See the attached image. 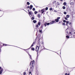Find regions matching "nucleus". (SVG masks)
<instances>
[{"label": "nucleus", "mask_w": 75, "mask_h": 75, "mask_svg": "<svg viewBox=\"0 0 75 75\" xmlns=\"http://www.w3.org/2000/svg\"><path fill=\"white\" fill-rule=\"evenodd\" d=\"M60 1H62V0H60Z\"/></svg>", "instance_id": "obj_51"}, {"label": "nucleus", "mask_w": 75, "mask_h": 75, "mask_svg": "<svg viewBox=\"0 0 75 75\" xmlns=\"http://www.w3.org/2000/svg\"><path fill=\"white\" fill-rule=\"evenodd\" d=\"M46 25H49L50 24V23H47L46 22Z\"/></svg>", "instance_id": "obj_13"}, {"label": "nucleus", "mask_w": 75, "mask_h": 75, "mask_svg": "<svg viewBox=\"0 0 75 75\" xmlns=\"http://www.w3.org/2000/svg\"><path fill=\"white\" fill-rule=\"evenodd\" d=\"M3 69H1L0 71V74H2V72H3Z\"/></svg>", "instance_id": "obj_8"}, {"label": "nucleus", "mask_w": 75, "mask_h": 75, "mask_svg": "<svg viewBox=\"0 0 75 75\" xmlns=\"http://www.w3.org/2000/svg\"><path fill=\"white\" fill-rule=\"evenodd\" d=\"M35 14H36L38 13V12L37 11H35L34 12Z\"/></svg>", "instance_id": "obj_14"}, {"label": "nucleus", "mask_w": 75, "mask_h": 75, "mask_svg": "<svg viewBox=\"0 0 75 75\" xmlns=\"http://www.w3.org/2000/svg\"><path fill=\"white\" fill-rule=\"evenodd\" d=\"M42 29L39 30V32L40 33H42Z\"/></svg>", "instance_id": "obj_20"}, {"label": "nucleus", "mask_w": 75, "mask_h": 75, "mask_svg": "<svg viewBox=\"0 0 75 75\" xmlns=\"http://www.w3.org/2000/svg\"><path fill=\"white\" fill-rule=\"evenodd\" d=\"M28 14L29 15L30 17L33 16V15H32V12L31 11L28 12Z\"/></svg>", "instance_id": "obj_3"}, {"label": "nucleus", "mask_w": 75, "mask_h": 75, "mask_svg": "<svg viewBox=\"0 0 75 75\" xmlns=\"http://www.w3.org/2000/svg\"><path fill=\"white\" fill-rule=\"evenodd\" d=\"M28 55H30V58H31V56L30 55H29V54H28Z\"/></svg>", "instance_id": "obj_45"}, {"label": "nucleus", "mask_w": 75, "mask_h": 75, "mask_svg": "<svg viewBox=\"0 0 75 75\" xmlns=\"http://www.w3.org/2000/svg\"><path fill=\"white\" fill-rule=\"evenodd\" d=\"M38 24L39 25H41V22H40V21L38 22Z\"/></svg>", "instance_id": "obj_12"}, {"label": "nucleus", "mask_w": 75, "mask_h": 75, "mask_svg": "<svg viewBox=\"0 0 75 75\" xmlns=\"http://www.w3.org/2000/svg\"><path fill=\"white\" fill-rule=\"evenodd\" d=\"M64 14H67V12H64Z\"/></svg>", "instance_id": "obj_35"}, {"label": "nucleus", "mask_w": 75, "mask_h": 75, "mask_svg": "<svg viewBox=\"0 0 75 75\" xmlns=\"http://www.w3.org/2000/svg\"><path fill=\"white\" fill-rule=\"evenodd\" d=\"M48 7H47L45 8V10H48Z\"/></svg>", "instance_id": "obj_27"}, {"label": "nucleus", "mask_w": 75, "mask_h": 75, "mask_svg": "<svg viewBox=\"0 0 75 75\" xmlns=\"http://www.w3.org/2000/svg\"><path fill=\"white\" fill-rule=\"evenodd\" d=\"M66 38H69V37L68 35L66 36Z\"/></svg>", "instance_id": "obj_26"}, {"label": "nucleus", "mask_w": 75, "mask_h": 75, "mask_svg": "<svg viewBox=\"0 0 75 75\" xmlns=\"http://www.w3.org/2000/svg\"><path fill=\"white\" fill-rule=\"evenodd\" d=\"M35 43H36L35 42H34L30 46V48H32V47H33V46H34V45L35 44Z\"/></svg>", "instance_id": "obj_5"}, {"label": "nucleus", "mask_w": 75, "mask_h": 75, "mask_svg": "<svg viewBox=\"0 0 75 75\" xmlns=\"http://www.w3.org/2000/svg\"><path fill=\"white\" fill-rule=\"evenodd\" d=\"M33 22L34 23H37V21L36 20H33Z\"/></svg>", "instance_id": "obj_15"}, {"label": "nucleus", "mask_w": 75, "mask_h": 75, "mask_svg": "<svg viewBox=\"0 0 75 75\" xmlns=\"http://www.w3.org/2000/svg\"><path fill=\"white\" fill-rule=\"evenodd\" d=\"M27 4L28 5H30V3H29V2H27Z\"/></svg>", "instance_id": "obj_23"}, {"label": "nucleus", "mask_w": 75, "mask_h": 75, "mask_svg": "<svg viewBox=\"0 0 75 75\" xmlns=\"http://www.w3.org/2000/svg\"><path fill=\"white\" fill-rule=\"evenodd\" d=\"M66 17L67 18H69V15H67L66 16Z\"/></svg>", "instance_id": "obj_22"}, {"label": "nucleus", "mask_w": 75, "mask_h": 75, "mask_svg": "<svg viewBox=\"0 0 75 75\" xmlns=\"http://www.w3.org/2000/svg\"><path fill=\"white\" fill-rule=\"evenodd\" d=\"M35 10V8H33V11H34Z\"/></svg>", "instance_id": "obj_38"}, {"label": "nucleus", "mask_w": 75, "mask_h": 75, "mask_svg": "<svg viewBox=\"0 0 75 75\" xmlns=\"http://www.w3.org/2000/svg\"><path fill=\"white\" fill-rule=\"evenodd\" d=\"M63 9H65V7L64 6L63 7Z\"/></svg>", "instance_id": "obj_37"}, {"label": "nucleus", "mask_w": 75, "mask_h": 75, "mask_svg": "<svg viewBox=\"0 0 75 75\" xmlns=\"http://www.w3.org/2000/svg\"><path fill=\"white\" fill-rule=\"evenodd\" d=\"M1 69V67H0V70Z\"/></svg>", "instance_id": "obj_48"}, {"label": "nucleus", "mask_w": 75, "mask_h": 75, "mask_svg": "<svg viewBox=\"0 0 75 75\" xmlns=\"http://www.w3.org/2000/svg\"><path fill=\"white\" fill-rule=\"evenodd\" d=\"M67 30H68V28L66 29V31H67Z\"/></svg>", "instance_id": "obj_52"}, {"label": "nucleus", "mask_w": 75, "mask_h": 75, "mask_svg": "<svg viewBox=\"0 0 75 75\" xmlns=\"http://www.w3.org/2000/svg\"><path fill=\"white\" fill-rule=\"evenodd\" d=\"M30 74H31V75H32V74H31V71H29V75H30Z\"/></svg>", "instance_id": "obj_32"}, {"label": "nucleus", "mask_w": 75, "mask_h": 75, "mask_svg": "<svg viewBox=\"0 0 75 75\" xmlns=\"http://www.w3.org/2000/svg\"><path fill=\"white\" fill-rule=\"evenodd\" d=\"M26 74V73L25 72H23V75H25Z\"/></svg>", "instance_id": "obj_34"}, {"label": "nucleus", "mask_w": 75, "mask_h": 75, "mask_svg": "<svg viewBox=\"0 0 75 75\" xmlns=\"http://www.w3.org/2000/svg\"><path fill=\"white\" fill-rule=\"evenodd\" d=\"M64 19L65 20H68V18H67V17H65L64 18Z\"/></svg>", "instance_id": "obj_24"}, {"label": "nucleus", "mask_w": 75, "mask_h": 75, "mask_svg": "<svg viewBox=\"0 0 75 75\" xmlns=\"http://www.w3.org/2000/svg\"><path fill=\"white\" fill-rule=\"evenodd\" d=\"M60 23H61V22H59V24H60Z\"/></svg>", "instance_id": "obj_49"}, {"label": "nucleus", "mask_w": 75, "mask_h": 75, "mask_svg": "<svg viewBox=\"0 0 75 75\" xmlns=\"http://www.w3.org/2000/svg\"><path fill=\"white\" fill-rule=\"evenodd\" d=\"M41 11L42 13V14H43V13H44V9H42Z\"/></svg>", "instance_id": "obj_10"}, {"label": "nucleus", "mask_w": 75, "mask_h": 75, "mask_svg": "<svg viewBox=\"0 0 75 75\" xmlns=\"http://www.w3.org/2000/svg\"><path fill=\"white\" fill-rule=\"evenodd\" d=\"M74 34H75V32H74Z\"/></svg>", "instance_id": "obj_53"}, {"label": "nucleus", "mask_w": 75, "mask_h": 75, "mask_svg": "<svg viewBox=\"0 0 75 75\" xmlns=\"http://www.w3.org/2000/svg\"><path fill=\"white\" fill-rule=\"evenodd\" d=\"M3 45L4 46H7V45L6 44H3Z\"/></svg>", "instance_id": "obj_30"}, {"label": "nucleus", "mask_w": 75, "mask_h": 75, "mask_svg": "<svg viewBox=\"0 0 75 75\" xmlns=\"http://www.w3.org/2000/svg\"><path fill=\"white\" fill-rule=\"evenodd\" d=\"M31 19L32 20H34V17H32Z\"/></svg>", "instance_id": "obj_21"}, {"label": "nucleus", "mask_w": 75, "mask_h": 75, "mask_svg": "<svg viewBox=\"0 0 75 75\" xmlns=\"http://www.w3.org/2000/svg\"><path fill=\"white\" fill-rule=\"evenodd\" d=\"M38 17H39V18H40V17H41V16H40V13L38 14Z\"/></svg>", "instance_id": "obj_17"}, {"label": "nucleus", "mask_w": 75, "mask_h": 75, "mask_svg": "<svg viewBox=\"0 0 75 75\" xmlns=\"http://www.w3.org/2000/svg\"><path fill=\"white\" fill-rule=\"evenodd\" d=\"M63 5L64 6H66V5H67V3L66 2H64L63 3Z\"/></svg>", "instance_id": "obj_19"}, {"label": "nucleus", "mask_w": 75, "mask_h": 75, "mask_svg": "<svg viewBox=\"0 0 75 75\" xmlns=\"http://www.w3.org/2000/svg\"><path fill=\"white\" fill-rule=\"evenodd\" d=\"M57 5H59V2H57Z\"/></svg>", "instance_id": "obj_33"}, {"label": "nucleus", "mask_w": 75, "mask_h": 75, "mask_svg": "<svg viewBox=\"0 0 75 75\" xmlns=\"http://www.w3.org/2000/svg\"><path fill=\"white\" fill-rule=\"evenodd\" d=\"M54 23H56L55 21H53L52 22H50V24H53Z\"/></svg>", "instance_id": "obj_6"}, {"label": "nucleus", "mask_w": 75, "mask_h": 75, "mask_svg": "<svg viewBox=\"0 0 75 75\" xmlns=\"http://www.w3.org/2000/svg\"><path fill=\"white\" fill-rule=\"evenodd\" d=\"M46 23H45V24H44V25H45V27H46Z\"/></svg>", "instance_id": "obj_29"}, {"label": "nucleus", "mask_w": 75, "mask_h": 75, "mask_svg": "<svg viewBox=\"0 0 75 75\" xmlns=\"http://www.w3.org/2000/svg\"><path fill=\"white\" fill-rule=\"evenodd\" d=\"M50 11H52V8H50Z\"/></svg>", "instance_id": "obj_31"}, {"label": "nucleus", "mask_w": 75, "mask_h": 75, "mask_svg": "<svg viewBox=\"0 0 75 75\" xmlns=\"http://www.w3.org/2000/svg\"><path fill=\"white\" fill-rule=\"evenodd\" d=\"M43 27V26L42 25H41V26L40 27V28H42V29H43V28L42 27Z\"/></svg>", "instance_id": "obj_25"}, {"label": "nucleus", "mask_w": 75, "mask_h": 75, "mask_svg": "<svg viewBox=\"0 0 75 75\" xmlns=\"http://www.w3.org/2000/svg\"><path fill=\"white\" fill-rule=\"evenodd\" d=\"M62 25H65V23H63Z\"/></svg>", "instance_id": "obj_28"}, {"label": "nucleus", "mask_w": 75, "mask_h": 75, "mask_svg": "<svg viewBox=\"0 0 75 75\" xmlns=\"http://www.w3.org/2000/svg\"><path fill=\"white\" fill-rule=\"evenodd\" d=\"M66 22H67V21H66L65 20H64L63 21L64 23H66Z\"/></svg>", "instance_id": "obj_39"}, {"label": "nucleus", "mask_w": 75, "mask_h": 75, "mask_svg": "<svg viewBox=\"0 0 75 75\" xmlns=\"http://www.w3.org/2000/svg\"><path fill=\"white\" fill-rule=\"evenodd\" d=\"M69 25H71V22H69Z\"/></svg>", "instance_id": "obj_42"}, {"label": "nucleus", "mask_w": 75, "mask_h": 75, "mask_svg": "<svg viewBox=\"0 0 75 75\" xmlns=\"http://www.w3.org/2000/svg\"><path fill=\"white\" fill-rule=\"evenodd\" d=\"M54 12H55V13H57V11L56 10H54Z\"/></svg>", "instance_id": "obj_43"}, {"label": "nucleus", "mask_w": 75, "mask_h": 75, "mask_svg": "<svg viewBox=\"0 0 75 75\" xmlns=\"http://www.w3.org/2000/svg\"><path fill=\"white\" fill-rule=\"evenodd\" d=\"M69 35H70V36L72 35V33H71V32H69Z\"/></svg>", "instance_id": "obj_16"}, {"label": "nucleus", "mask_w": 75, "mask_h": 75, "mask_svg": "<svg viewBox=\"0 0 75 75\" xmlns=\"http://www.w3.org/2000/svg\"><path fill=\"white\" fill-rule=\"evenodd\" d=\"M67 73H65V75H67Z\"/></svg>", "instance_id": "obj_44"}, {"label": "nucleus", "mask_w": 75, "mask_h": 75, "mask_svg": "<svg viewBox=\"0 0 75 75\" xmlns=\"http://www.w3.org/2000/svg\"><path fill=\"white\" fill-rule=\"evenodd\" d=\"M67 75H69V73H68Z\"/></svg>", "instance_id": "obj_50"}, {"label": "nucleus", "mask_w": 75, "mask_h": 75, "mask_svg": "<svg viewBox=\"0 0 75 75\" xmlns=\"http://www.w3.org/2000/svg\"><path fill=\"white\" fill-rule=\"evenodd\" d=\"M59 19H60V17H58L57 18V19H55V21L57 23L59 21Z\"/></svg>", "instance_id": "obj_4"}, {"label": "nucleus", "mask_w": 75, "mask_h": 75, "mask_svg": "<svg viewBox=\"0 0 75 75\" xmlns=\"http://www.w3.org/2000/svg\"><path fill=\"white\" fill-rule=\"evenodd\" d=\"M70 5H73V4H74V3L73 2H71L70 3Z\"/></svg>", "instance_id": "obj_11"}, {"label": "nucleus", "mask_w": 75, "mask_h": 75, "mask_svg": "<svg viewBox=\"0 0 75 75\" xmlns=\"http://www.w3.org/2000/svg\"><path fill=\"white\" fill-rule=\"evenodd\" d=\"M27 8H30V6H28L27 7Z\"/></svg>", "instance_id": "obj_40"}, {"label": "nucleus", "mask_w": 75, "mask_h": 75, "mask_svg": "<svg viewBox=\"0 0 75 75\" xmlns=\"http://www.w3.org/2000/svg\"><path fill=\"white\" fill-rule=\"evenodd\" d=\"M31 66L30 67V69H31L32 70H33L34 69V66H35V61H34V60H33L32 61L30 62V66H31Z\"/></svg>", "instance_id": "obj_1"}, {"label": "nucleus", "mask_w": 75, "mask_h": 75, "mask_svg": "<svg viewBox=\"0 0 75 75\" xmlns=\"http://www.w3.org/2000/svg\"><path fill=\"white\" fill-rule=\"evenodd\" d=\"M24 51H25L27 52V53L28 54V50H29V49H24Z\"/></svg>", "instance_id": "obj_9"}, {"label": "nucleus", "mask_w": 75, "mask_h": 75, "mask_svg": "<svg viewBox=\"0 0 75 75\" xmlns=\"http://www.w3.org/2000/svg\"><path fill=\"white\" fill-rule=\"evenodd\" d=\"M69 23V21H66V24H68Z\"/></svg>", "instance_id": "obj_36"}, {"label": "nucleus", "mask_w": 75, "mask_h": 75, "mask_svg": "<svg viewBox=\"0 0 75 75\" xmlns=\"http://www.w3.org/2000/svg\"><path fill=\"white\" fill-rule=\"evenodd\" d=\"M36 27H37V28H38V25H37L36 26Z\"/></svg>", "instance_id": "obj_41"}, {"label": "nucleus", "mask_w": 75, "mask_h": 75, "mask_svg": "<svg viewBox=\"0 0 75 75\" xmlns=\"http://www.w3.org/2000/svg\"><path fill=\"white\" fill-rule=\"evenodd\" d=\"M1 51V50L0 49V52Z\"/></svg>", "instance_id": "obj_47"}, {"label": "nucleus", "mask_w": 75, "mask_h": 75, "mask_svg": "<svg viewBox=\"0 0 75 75\" xmlns=\"http://www.w3.org/2000/svg\"><path fill=\"white\" fill-rule=\"evenodd\" d=\"M38 44H40V43L38 42ZM41 47V46L39 44V46H36V48L35 49V51H36V52H38V50H39V48L40 47Z\"/></svg>", "instance_id": "obj_2"}, {"label": "nucleus", "mask_w": 75, "mask_h": 75, "mask_svg": "<svg viewBox=\"0 0 75 75\" xmlns=\"http://www.w3.org/2000/svg\"><path fill=\"white\" fill-rule=\"evenodd\" d=\"M33 51H34L35 49L34 47H32L31 49Z\"/></svg>", "instance_id": "obj_18"}, {"label": "nucleus", "mask_w": 75, "mask_h": 75, "mask_svg": "<svg viewBox=\"0 0 75 75\" xmlns=\"http://www.w3.org/2000/svg\"><path fill=\"white\" fill-rule=\"evenodd\" d=\"M28 12H29V11H30V10L28 9Z\"/></svg>", "instance_id": "obj_46"}, {"label": "nucleus", "mask_w": 75, "mask_h": 75, "mask_svg": "<svg viewBox=\"0 0 75 75\" xmlns=\"http://www.w3.org/2000/svg\"><path fill=\"white\" fill-rule=\"evenodd\" d=\"M33 6L32 5H30L29 6V9L30 10H31L32 8H33Z\"/></svg>", "instance_id": "obj_7"}]
</instances>
